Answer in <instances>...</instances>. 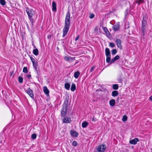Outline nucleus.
Masks as SVG:
<instances>
[{
  "label": "nucleus",
  "instance_id": "f257e3e1",
  "mask_svg": "<svg viewBox=\"0 0 152 152\" xmlns=\"http://www.w3.org/2000/svg\"><path fill=\"white\" fill-rule=\"evenodd\" d=\"M70 14L69 12H68L66 14L65 26L63 29V37L65 36L68 31L70 23Z\"/></svg>",
  "mask_w": 152,
  "mask_h": 152
},
{
  "label": "nucleus",
  "instance_id": "72a5a7b5",
  "mask_svg": "<svg viewBox=\"0 0 152 152\" xmlns=\"http://www.w3.org/2000/svg\"><path fill=\"white\" fill-rule=\"evenodd\" d=\"M72 145L74 146H76L77 145V143L76 141H74L72 142Z\"/></svg>",
  "mask_w": 152,
  "mask_h": 152
},
{
  "label": "nucleus",
  "instance_id": "393cba45",
  "mask_svg": "<svg viewBox=\"0 0 152 152\" xmlns=\"http://www.w3.org/2000/svg\"><path fill=\"white\" fill-rule=\"evenodd\" d=\"M113 88L114 89L117 90L118 88V84H113Z\"/></svg>",
  "mask_w": 152,
  "mask_h": 152
},
{
  "label": "nucleus",
  "instance_id": "dca6fc26",
  "mask_svg": "<svg viewBox=\"0 0 152 152\" xmlns=\"http://www.w3.org/2000/svg\"><path fill=\"white\" fill-rule=\"evenodd\" d=\"M32 63L34 68L37 72L38 73V68H37L38 65L37 62L36 61L34 62V63Z\"/></svg>",
  "mask_w": 152,
  "mask_h": 152
},
{
  "label": "nucleus",
  "instance_id": "37998d69",
  "mask_svg": "<svg viewBox=\"0 0 152 152\" xmlns=\"http://www.w3.org/2000/svg\"><path fill=\"white\" fill-rule=\"evenodd\" d=\"M27 77L28 78H29L30 77H31V75H27Z\"/></svg>",
  "mask_w": 152,
  "mask_h": 152
},
{
  "label": "nucleus",
  "instance_id": "412c9836",
  "mask_svg": "<svg viewBox=\"0 0 152 152\" xmlns=\"http://www.w3.org/2000/svg\"><path fill=\"white\" fill-rule=\"evenodd\" d=\"M76 89V86L74 83H72L71 87V90L72 91H73Z\"/></svg>",
  "mask_w": 152,
  "mask_h": 152
},
{
  "label": "nucleus",
  "instance_id": "4c0bfd02",
  "mask_svg": "<svg viewBox=\"0 0 152 152\" xmlns=\"http://www.w3.org/2000/svg\"><path fill=\"white\" fill-rule=\"evenodd\" d=\"M95 68V66H93L91 69L90 71L91 72H92L94 70V69Z\"/></svg>",
  "mask_w": 152,
  "mask_h": 152
},
{
  "label": "nucleus",
  "instance_id": "2eb2a0df",
  "mask_svg": "<svg viewBox=\"0 0 152 152\" xmlns=\"http://www.w3.org/2000/svg\"><path fill=\"white\" fill-rule=\"evenodd\" d=\"M70 133L73 137H77L78 135V134L75 131H71Z\"/></svg>",
  "mask_w": 152,
  "mask_h": 152
},
{
  "label": "nucleus",
  "instance_id": "cd10ccee",
  "mask_svg": "<svg viewBox=\"0 0 152 152\" xmlns=\"http://www.w3.org/2000/svg\"><path fill=\"white\" fill-rule=\"evenodd\" d=\"M127 116L126 115H124L123 116L122 118V120L123 121H127Z\"/></svg>",
  "mask_w": 152,
  "mask_h": 152
},
{
  "label": "nucleus",
  "instance_id": "1a4fd4ad",
  "mask_svg": "<svg viewBox=\"0 0 152 152\" xmlns=\"http://www.w3.org/2000/svg\"><path fill=\"white\" fill-rule=\"evenodd\" d=\"M139 141V140L138 138H135L130 140L129 142L131 144L135 145Z\"/></svg>",
  "mask_w": 152,
  "mask_h": 152
},
{
  "label": "nucleus",
  "instance_id": "6ab92c4d",
  "mask_svg": "<svg viewBox=\"0 0 152 152\" xmlns=\"http://www.w3.org/2000/svg\"><path fill=\"white\" fill-rule=\"evenodd\" d=\"M88 125V123L85 121L82 123V126L83 128H86Z\"/></svg>",
  "mask_w": 152,
  "mask_h": 152
},
{
  "label": "nucleus",
  "instance_id": "e433bc0d",
  "mask_svg": "<svg viewBox=\"0 0 152 152\" xmlns=\"http://www.w3.org/2000/svg\"><path fill=\"white\" fill-rule=\"evenodd\" d=\"M143 2V0H139L137 2L138 4H140L141 3H142Z\"/></svg>",
  "mask_w": 152,
  "mask_h": 152
},
{
  "label": "nucleus",
  "instance_id": "0eeeda50",
  "mask_svg": "<svg viewBox=\"0 0 152 152\" xmlns=\"http://www.w3.org/2000/svg\"><path fill=\"white\" fill-rule=\"evenodd\" d=\"M26 91L32 98H34V95L33 91L30 88H29L28 89L26 90Z\"/></svg>",
  "mask_w": 152,
  "mask_h": 152
},
{
  "label": "nucleus",
  "instance_id": "5701e85b",
  "mask_svg": "<svg viewBox=\"0 0 152 152\" xmlns=\"http://www.w3.org/2000/svg\"><path fill=\"white\" fill-rule=\"evenodd\" d=\"M80 75L79 72L77 71L75 72L74 73V76L75 78H77L79 77Z\"/></svg>",
  "mask_w": 152,
  "mask_h": 152
},
{
  "label": "nucleus",
  "instance_id": "473e14b6",
  "mask_svg": "<svg viewBox=\"0 0 152 152\" xmlns=\"http://www.w3.org/2000/svg\"><path fill=\"white\" fill-rule=\"evenodd\" d=\"M23 72L25 73H27L28 72L27 69L26 67H24L23 68Z\"/></svg>",
  "mask_w": 152,
  "mask_h": 152
},
{
  "label": "nucleus",
  "instance_id": "c756f323",
  "mask_svg": "<svg viewBox=\"0 0 152 152\" xmlns=\"http://www.w3.org/2000/svg\"><path fill=\"white\" fill-rule=\"evenodd\" d=\"M117 52V50L115 49H113L112 51V55L115 54Z\"/></svg>",
  "mask_w": 152,
  "mask_h": 152
},
{
  "label": "nucleus",
  "instance_id": "a19ab883",
  "mask_svg": "<svg viewBox=\"0 0 152 152\" xmlns=\"http://www.w3.org/2000/svg\"><path fill=\"white\" fill-rule=\"evenodd\" d=\"M79 35L77 36L75 38V40L77 41L78 40L79 38Z\"/></svg>",
  "mask_w": 152,
  "mask_h": 152
},
{
  "label": "nucleus",
  "instance_id": "4468645a",
  "mask_svg": "<svg viewBox=\"0 0 152 152\" xmlns=\"http://www.w3.org/2000/svg\"><path fill=\"white\" fill-rule=\"evenodd\" d=\"M105 55L106 56H110V50L109 48H106L105 50Z\"/></svg>",
  "mask_w": 152,
  "mask_h": 152
},
{
  "label": "nucleus",
  "instance_id": "39448f33",
  "mask_svg": "<svg viewBox=\"0 0 152 152\" xmlns=\"http://www.w3.org/2000/svg\"><path fill=\"white\" fill-rule=\"evenodd\" d=\"M106 148V146L105 145H102L98 147L97 148V150L99 152H103L104 151Z\"/></svg>",
  "mask_w": 152,
  "mask_h": 152
},
{
  "label": "nucleus",
  "instance_id": "c03bdc74",
  "mask_svg": "<svg viewBox=\"0 0 152 152\" xmlns=\"http://www.w3.org/2000/svg\"><path fill=\"white\" fill-rule=\"evenodd\" d=\"M51 37V35H50L49 36H48V39H50V38Z\"/></svg>",
  "mask_w": 152,
  "mask_h": 152
},
{
  "label": "nucleus",
  "instance_id": "2f4dec72",
  "mask_svg": "<svg viewBox=\"0 0 152 152\" xmlns=\"http://www.w3.org/2000/svg\"><path fill=\"white\" fill-rule=\"evenodd\" d=\"M36 137H37V135H36V134L35 133L33 134L31 136V138L34 139H35L36 138Z\"/></svg>",
  "mask_w": 152,
  "mask_h": 152
},
{
  "label": "nucleus",
  "instance_id": "79ce46f5",
  "mask_svg": "<svg viewBox=\"0 0 152 152\" xmlns=\"http://www.w3.org/2000/svg\"><path fill=\"white\" fill-rule=\"evenodd\" d=\"M149 99L151 101H152V96L149 97Z\"/></svg>",
  "mask_w": 152,
  "mask_h": 152
},
{
  "label": "nucleus",
  "instance_id": "9d476101",
  "mask_svg": "<svg viewBox=\"0 0 152 152\" xmlns=\"http://www.w3.org/2000/svg\"><path fill=\"white\" fill-rule=\"evenodd\" d=\"M63 121L64 123H70L71 122L70 118L66 117L63 119Z\"/></svg>",
  "mask_w": 152,
  "mask_h": 152
},
{
  "label": "nucleus",
  "instance_id": "f3484780",
  "mask_svg": "<svg viewBox=\"0 0 152 152\" xmlns=\"http://www.w3.org/2000/svg\"><path fill=\"white\" fill-rule=\"evenodd\" d=\"M52 10L53 11H56V4L55 1L52 2Z\"/></svg>",
  "mask_w": 152,
  "mask_h": 152
},
{
  "label": "nucleus",
  "instance_id": "bb28decb",
  "mask_svg": "<svg viewBox=\"0 0 152 152\" xmlns=\"http://www.w3.org/2000/svg\"><path fill=\"white\" fill-rule=\"evenodd\" d=\"M0 3L3 6L5 5L6 4V2L4 0H0Z\"/></svg>",
  "mask_w": 152,
  "mask_h": 152
},
{
  "label": "nucleus",
  "instance_id": "ea45409f",
  "mask_svg": "<svg viewBox=\"0 0 152 152\" xmlns=\"http://www.w3.org/2000/svg\"><path fill=\"white\" fill-rule=\"evenodd\" d=\"M96 118H95L94 117L92 120V121L93 122H95L96 121Z\"/></svg>",
  "mask_w": 152,
  "mask_h": 152
},
{
  "label": "nucleus",
  "instance_id": "f704fd0d",
  "mask_svg": "<svg viewBox=\"0 0 152 152\" xmlns=\"http://www.w3.org/2000/svg\"><path fill=\"white\" fill-rule=\"evenodd\" d=\"M109 46L112 48H113L115 46V45L113 43H110Z\"/></svg>",
  "mask_w": 152,
  "mask_h": 152
},
{
  "label": "nucleus",
  "instance_id": "7c9ffc66",
  "mask_svg": "<svg viewBox=\"0 0 152 152\" xmlns=\"http://www.w3.org/2000/svg\"><path fill=\"white\" fill-rule=\"evenodd\" d=\"M103 30H104V32L107 34H108V33H109V32L108 31L107 28L106 27L104 28Z\"/></svg>",
  "mask_w": 152,
  "mask_h": 152
},
{
  "label": "nucleus",
  "instance_id": "20e7f679",
  "mask_svg": "<svg viewBox=\"0 0 152 152\" xmlns=\"http://www.w3.org/2000/svg\"><path fill=\"white\" fill-rule=\"evenodd\" d=\"M146 18L144 17L143 19V20L142 21V30L143 33V35L144 34V33L145 29V26L147 23L146 21Z\"/></svg>",
  "mask_w": 152,
  "mask_h": 152
},
{
  "label": "nucleus",
  "instance_id": "7ed1b4c3",
  "mask_svg": "<svg viewBox=\"0 0 152 152\" xmlns=\"http://www.w3.org/2000/svg\"><path fill=\"white\" fill-rule=\"evenodd\" d=\"M68 101H65L63 105L62 109L61 111V116L64 117L65 116L67 110L68 106Z\"/></svg>",
  "mask_w": 152,
  "mask_h": 152
},
{
  "label": "nucleus",
  "instance_id": "58836bf2",
  "mask_svg": "<svg viewBox=\"0 0 152 152\" xmlns=\"http://www.w3.org/2000/svg\"><path fill=\"white\" fill-rule=\"evenodd\" d=\"M31 59L32 63H34V62L36 61L35 59L32 57H31Z\"/></svg>",
  "mask_w": 152,
  "mask_h": 152
},
{
  "label": "nucleus",
  "instance_id": "423d86ee",
  "mask_svg": "<svg viewBox=\"0 0 152 152\" xmlns=\"http://www.w3.org/2000/svg\"><path fill=\"white\" fill-rule=\"evenodd\" d=\"M64 59L65 61L71 62L75 60V57H72L69 56H65Z\"/></svg>",
  "mask_w": 152,
  "mask_h": 152
},
{
  "label": "nucleus",
  "instance_id": "f8f14e48",
  "mask_svg": "<svg viewBox=\"0 0 152 152\" xmlns=\"http://www.w3.org/2000/svg\"><path fill=\"white\" fill-rule=\"evenodd\" d=\"M119 56L118 55H117L115 57L113 58L112 59L110 62V64H112L116 60L119 59Z\"/></svg>",
  "mask_w": 152,
  "mask_h": 152
},
{
  "label": "nucleus",
  "instance_id": "f03ea898",
  "mask_svg": "<svg viewBox=\"0 0 152 152\" xmlns=\"http://www.w3.org/2000/svg\"><path fill=\"white\" fill-rule=\"evenodd\" d=\"M26 11L28 16L29 19L30 20L33 26L34 20L32 18L34 14V11L32 9L29 8L26 9Z\"/></svg>",
  "mask_w": 152,
  "mask_h": 152
},
{
  "label": "nucleus",
  "instance_id": "a211bd4d",
  "mask_svg": "<svg viewBox=\"0 0 152 152\" xmlns=\"http://www.w3.org/2000/svg\"><path fill=\"white\" fill-rule=\"evenodd\" d=\"M111 106H113L115 104V100L114 99L110 100L109 102Z\"/></svg>",
  "mask_w": 152,
  "mask_h": 152
},
{
  "label": "nucleus",
  "instance_id": "c85d7f7f",
  "mask_svg": "<svg viewBox=\"0 0 152 152\" xmlns=\"http://www.w3.org/2000/svg\"><path fill=\"white\" fill-rule=\"evenodd\" d=\"M18 81L20 83H22L23 82V79L21 77L19 76L18 78Z\"/></svg>",
  "mask_w": 152,
  "mask_h": 152
},
{
  "label": "nucleus",
  "instance_id": "ddd939ff",
  "mask_svg": "<svg viewBox=\"0 0 152 152\" xmlns=\"http://www.w3.org/2000/svg\"><path fill=\"white\" fill-rule=\"evenodd\" d=\"M36 47L34 45V49L33 50V53L35 55L37 56L38 54L39 51L38 50L37 48H35Z\"/></svg>",
  "mask_w": 152,
  "mask_h": 152
},
{
  "label": "nucleus",
  "instance_id": "9b49d317",
  "mask_svg": "<svg viewBox=\"0 0 152 152\" xmlns=\"http://www.w3.org/2000/svg\"><path fill=\"white\" fill-rule=\"evenodd\" d=\"M43 91L47 96L49 95V91L47 87L45 86L43 87Z\"/></svg>",
  "mask_w": 152,
  "mask_h": 152
},
{
  "label": "nucleus",
  "instance_id": "c9c22d12",
  "mask_svg": "<svg viewBox=\"0 0 152 152\" xmlns=\"http://www.w3.org/2000/svg\"><path fill=\"white\" fill-rule=\"evenodd\" d=\"M94 14H90V16H89V18H94Z\"/></svg>",
  "mask_w": 152,
  "mask_h": 152
},
{
  "label": "nucleus",
  "instance_id": "aec40b11",
  "mask_svg": "<svg viewBox=\"0 0 152 152\" xmlns=\"http://www.w3.org/2000/svg\"><path fill=\"white\" fill-rule=\"evenodd\" d=\"M118 93L117 91H114L112 92V95L113 96H116L118 95Z\"/></svg>",
  "mask_w": 152,
  "mask_h": 152
},
{
  "label": "nucleus",
  "instance_id": "4be33fe9",
  "mask_svg": "<svg viewBox=\"0 0 152 152\" xmlns=\"http://www.w3.org/2000/svg\"><path fill=\"white\" fill-rule=\"evenodd\" d=\"M70 85L69 83H66L64 85V87L67 90H69L70 87Z\"/></svg>",
  "mask_w": 152,
  "mask_h": 152
},
{
  "label": "nucleus",
  "instance_id": "a878e982",
  "mask_svg": "<svg viewBox=\"0 0 152 152\" xmlns=\"http://www.w3.org/2000/svg\"><path fill=\"white\" fill-rule=\"evenodd\" d=\"M111 57L110 56H107L106 61L107 63H109L111 62Z\"/></svg>",
  "mask_w": 152,
  "mask_h": 152
},
{
  "label": "nucleus",
  "instance_id": "6e6552de",
  "mask_svg": "<svg viewBox=\"0 0 152 152\" xmlns=\"http://www.w3.org/2000/svg\"><path fill=\"white\" fill-rule=\"evenodd\" d=\"M121 40L118 39H117L115 41V42L117 47L121 50L122 49V47L121 45Z\"/></svg>",
  "mask_w": 152,
  "mask_h": 152
},
{
  "label": "nucleus",
  "instance_id": "b1692460",
  "mask_svg": "<svg viewBox=\"0 0 152 152\" xmlns=\"http://www.w3.org/2000/svg\"><path fill=\"white\" fill-rule=\"evenodd\" d=\"M119 28V26L118 25H115L113 27V30L114 31H117Z\"/></svg>",
  "mask_w": 152,
  "mask_h": 152
}]
</instances>
